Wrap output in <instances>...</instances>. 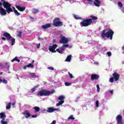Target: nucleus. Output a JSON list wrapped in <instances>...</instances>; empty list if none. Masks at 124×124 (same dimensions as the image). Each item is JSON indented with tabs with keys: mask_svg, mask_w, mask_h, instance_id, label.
I'll return each mask as SVG.
<instances>
[{
	"mask_svg": "<svg viewBox=\"0 0 124 124\" xmlns=\"http://www.w3.org/2000/svg\"><path fill=\"white\" fill-rule=\"evenodd\" d=\"M114 35V31L113 30L109 29L108 31L106 32V30H103L101 33V37L102 38H109L110 40L113 39V35Z\"/></svg>",
	"mask_w": 124,
	"mask_h": 124,
	"instance_id": "1",
	"label": "nucleus"
},
{
	"mask_svg": "<svg viewBox=\"0 0 124 124\" xmlns=\"http://www.w3.org/2000/svg\"><path fill=\"white\" fill-rule=\"evenodd\" d=\"M54 93H55V90L50 92L45 89H42L41 91L38 92L37 94L39 96H49L50 94H52Z\"/></svg>",
	"mask_w": 124,
	"mask_h": 124,
	"instance_id": "2",
	"label": "nucleus"
},
{
	"mask_svg": "<svg viewBox=\"0 0 124 124\" xmlns=\"http://www.w3.org/2000/svg\"><path fill=\"white\" fill-rule=\"evenodd\" d=\"M3 2V6L4 8L6 9L7 13L10 14L11 12H13V10L11 8V4H9L8 2L5 1L4 0H1Z\"/></svg>",
	"mask_w": 124,
	"mask_h": 124,
	"instance_id": "3",
	"label": "nucleus"
},
{
	"mask_svg": "<svg viewBox=\"0 0 124 124\" xmlns=\"http://www.w3.org/2000/svg\"><path fill=\"white\" fill-rule=\"evenodd\" d=\"M3 35V36H5V37H6V40L7 41L11 40L12 46H13V45L15 44V38L12 37L11 35H10L9 33L4 32Z\"/></svg>",
	"mask_w": 124,
	"mask_h": 124,
	"instance_id": "4",
	"label": "nucleus"
},
{
	"mask_svg": "<svg viewBox=\"0 0 124 124\" xmlns=\"http://www.w3.org/2000/svg\"><path fill=\"white\" fill-rule=\"evenodd\" d=\"M53 25L54 27H62L63 26V23L61 21V18L60 17H56L53 19Z\"/></svg>",
	"mask_w": 124,
	"mask_h": 124,
	"instance_id": "5",
	"label": "nucleus"
},
{
	"mask_svg": "<svg viewBox=\"0 0 124 124\" xmlns=\"http://www.w3.org/2000/svg\"><path fill=\"white\" fill-rule=\"evenodd\" d=\"M92 23H93V19L91 18L83 19V21L80 22V25H81L82 27H89V26L92 25Z\"/></svg>",
	"mask_w": 124,
	"mask_h": 124,
	"instance_id": "6",
	"label": "nucleus"
},
{
	"mask_svg": "<svg viewBox=\"0 0 124 124\" xmlns=\"http://www.w3.org/2000/svg\"><path fill=\"white\" fill-rule=\"evenodd\" d=\"M116 120L117 121V124H123V116H122L121 114L117 116Z\"/></svg>",
	"mask_w": 124,
	"mask_h": 124,
	"instance_id": "7",
	"label": "nucleus"
},
{
	"mask_svg": "<svg viewBox=\"0 0 124 124\" xmlns=\"http://www.w3.org/2000/svg\"><path fill=\"white\" fill-rule=\"evenodd\" d=\"M60 43H61V44H67V43H68V39L65 38V36H63L60 40Z\"/></svg>",
	"mask_w": 124,
	"mask_h": 124,
	"instance_id": "8",
	"label": "nucleus"
},
{
	"mask_svg": "<svg viewBox=\"0 0 124 124\" xmlns=\"http://www.w3.org/2000/svg\"><path fill=\"white\" fill-rule=\"evenodd\" d=\"M7 11L6 10L4 9L2 7H0V15H3V16H4L5 15H6Z\"/></svg>",
	"mask_w": 124,
	"mask_h": 124,
	"instance_id": "9",
	"label": "nucleus"
},
{
	"mask_svg": "<svg viewBox=\"0 0 124 124\" xmlns=\"http://www.w3.org/2000/svg\"><path fill=\"white\" fill-rule=\"evenodd\" d=\"M99 78V75L97 74H93L91 75V81H93V80H98Z\"/></svg>",
	"mask_w": 124,
	"mask_h": 124,
	"instance_id": "10",
	"label": "nucleus"
},
{
	"mask_svg": "<svg viewBox=\"0 0 124 124\" xmlns=\"http://www.w3.org/2000/svg\"><path fill=\"white\" fill-rule=\"evenodd\" d=\"M52 27V24L51 23H47L46 25L42 26V29L43 30H46L47 29H49V28H51Z\"/></svg>",
	"mask_w": 124,
	"mask_h": 124,
	"instance_id": "11",
	"label": "nucleus"
},
{
	"mask_svg": "<svg viewBox=\"0 0 124 124\" xmlns=\"http://www.w3.org/2000/svg\"><path fill=\"white\" fill-rule=\"evenodd\" d=\"M112 75L115 81H118V80L120 79V75H119L117 73L114 72Z\"/></svg>",
	"mask_w": 124,
	"mask_h": 124,
	"instance_id": "12",
	"label": "nucleus"
},
{
	"mask_svg": "<svg viewBox=\"0 0 124 124\" xmlns=\"http://www.w3.org/2000/svg\"><path fill=\"white\" fill-rule=\"evenodd\" d=\"M23 115L25 116L26 119H29L30 117L31 116V113H30V111L29 110H25L23 112Z\"/></svg>",
	"mask_w": 124,
	"mask_h": 124,
	"instance_id": "13",
	"label": "nucleus"
},
{
	"mask_svg": "<svg viewBox=\"0 0 124 124\" xmlns=\"http://www.w3.org/2000/svg\"><path fill=\"white\" fill-rule=\"evenodd\" d=\"M16 8L18 9L19 11H21V12H23V11H25L26 9V7H21L18 5H16Z\"/></svg>",
	"mask_w": 124,
	"mask_h": 124,
	"instance_id": "14",
	"label": "nucleus"
},
{
	"mask_svg": "<svg viewBox=\"0 0 124 124\" xmlns=\"http://www.w3.org/2000/svg\"><path fill=\"white\" fill-rule=\"evenodd\" d=\"M58 110V108H47V112H48V113H53L54 111H57Z\"/></svg>",
	"mask_w": 124,
	"mask_h": 124,
	"instance_id": "15",
	"label": "nucleus"
},
{
	"mask_svg": "<svg viewBox=\"0 0 124 124\" xmlns=\"http://www.w3.org/2000/svg\"><path fill=\"white\" fill-rule=\"evenodd\" d=\"M95 1L94 2V4L95 6L97 7H99L100 6V3H101V2H100L99 0H94Z\"/></svg>",
	"mask_w": 124,
	"mask_h": 124,
	"instance_id": "16",
	"label": "nucleus"
},
{
	"mask_svg": "<svg viewBox=\"0 0 124 124\" xmlns=\"http://www.w3.org/2000/svg\"><path fill=\"white\" fill-rule=\"evenodd\" d=\"M0 118L3 121H4L5 118H6V115H5V113H4V112H1L0 113Z\"/></svg>",
	"mask_w": 124,
	"mask_h": 124,
	"instance_id": "17",
	"label": "nucleus"
},
{
	"mask_svg": "<svg viewBox=\"0 0 124 124\" xmlns=\"http://www.w3.org/2000/svg\"><path fill=\"white\" fill-rule=\"evenodd\" d=\"M49 50L50 51V52H52V53H56L57 52V51H56L54 48L52 46H50L49 48Z\"/></svg>",
	"mask_w": 124,
	"mask_h": 124,
	"instance_id": "18",
	"label": "nucleus"
},
{
	"mask_svg": "<svg viewBox=\"0 0 124 124\" xmlns=\"http://www.w3.org/2000/svg\"><path fill=\"white\" fill-rule=\"evenodd\" d=\"M20 62V60L18 59V57H16L14 59L11 60L12 62Z\"/></svg>",
	"mask_w": 124,
	"mask_h": 124,
	"instance_id": "19",
	"label": "nucleus"
},
{
	"mask_svg": "<svg viewBox=\"0 0 124 124\" xmlns=\"http://www.w3.org/2000/svg\"><path fill=\"white\" fill-rule=\"evenodd\" d=\"M37 88H38V85L34 86L33 88L31 89V93H34V92L36 91V89H37Z\"/></svg>",
	"mask_w": 124,
	"mask_h": 124,
	"instance_id": "20",
	"label": "nucleus"
},
{
	"mask_svg": "<svg viewBox=\"0 0 124 124\" xmlns=\"http://www.w3.org/2000/svg\"><path fill=\"white\" fill-rule=\"evenodd\" d=\"M63 103H64V100L60 101L57 104H56V106H60V105L63 104Z\"/></svg>",
	"mask_w": 124,
	"mask_h": 124,
	"instance_id": "21",
	"label": "nucleus"
},
{
	"mask_svg": "<svg viewBox=\"0 0 124 124\" xmlns=\"http://www.w3.org/2000/svg\"><path fill=\"white\" fill-rule=\"evenodd\" d=\"M70 61H71V55H68L65 60V62H70Z\"/></svg>",
	"mask_w": 124,
	"mask_h": 124,
	"instance_id": "22",
	"label": "nucleus"
},
{
	"mask_svg": "<svg viewBox=\"0 0 124 124\" xmlns=\"http://www.w3.org/2000/svg\"><path fill=\"white\" fill-rule=\"evenodd\" d=\"M38 12H39V10L38 9H33L32 13H33V14H36V13H38Z\"/></svg>",
	"mask_w": 124,
	"mask_h": 124,
	"instance_id": "23",
	"label": "nucleus"
},
{
	"mask_svg": "<svg viewBox=\"0 0 124 124\" xmlns=\"http://www.w3.org/2000/svg\"><path fill=\"white\" fill-rule=\"evenodd\" d=\"M10 108H11V102L9 103L6 107V109L7 110H9Z\"/></svg>",
	"mask_w": 124,
	"mask_h": 124,
	"instance_id": "24",
	"label": "nucleus"
},
{
	"mask_svg": "<svg viewBox=\"0 0 124 124\" xmlns=\"http://www.w3.org/2000/svg\"><path fill=\"white\" fill-rule=\"evenodd\" d=\"M34 109L35 110V112H39V111L40 110V108H39V107H34Z\"/></svg>",
	"mask_w": 124,
	"mask_h": 124,
	"instance_id": "25",
	"label": "nucleus"
},
{
	"mask_svg": "<svg viewBox=\"0 0 124 124\" xmlns=\"http://www.w3.org/2000/svg\"><path fill=\"white\" fill-rule=\"evenodd\" d=\"M17 36L20 38H22V31H19L18 32Z\"/></svg>",
	"mask_w": 124,
	"mask_h": 124,
	"instance_id": "26",
	"label": "nucleus"
},
{
	"mask_svg": "<svg viewBox=\"0 0 124 124\" xmlns=\"http://www.w3.org/2000/svg\"><path fill=\"white\" fill-rule=\"evenodd\" d=\"M58 100H63L64 99V96L61 95L58 98Z\"/></svg>",
	"mask_w": 124,
	"mask_h": 124,
	"instance_id": "27",
	"label": "nucleus"
},
{
	"mask_svg": "<svg viewBox=\"0 0 124 124\" xmlns=\"http://www.w3.org/2000/svg\"><path fill=\"white\" fill-rule=\"evenodd\" d=\"M14 12L16 16H19V15H21V14L18 12V11H17L16 10H15Z\"/></svg>",
	"mask_w": 124,
	"mask_h": 124,
	"instance_id": "28",
	"label": "nucleus"
},
{
	"mask_svg": "<svg viewBox=\"0 0 124 124\" xmlns=\"http://www.w3.org/2000/svg\"><path fill=\"white\" fill-rule=\"evenodd\" d=\"M64 48H72V46H69V45H63Z\"/></svg>",
	"mask_w": 124,
	"mask_h": 124,
	"instance_id": "29",
	"label": "nucleus"
},
{
	"mask_svg": "<svg viewBox=\"0 0 124 124\" xmlns=\"http://www.w3.org/2000/svg\"><path fill=\"white\" fill-rule=\"evenodd\" d=\"M91 18H92V20H93L94 21H95V20H97V17L95 16H91Z\"/></svg>",
	"mask_w": 124,
	"mask_h": 124,
	"instance_id": "30",
	"label": "nucleus"
},
{
	"mask_svg": "<svg viewBox=\"0 0 124 124\" xmlns=\"http://www.w3.org/2000/svg\"><path fill=\"white\" fill-rule=\"evenodd\" d=\"M27 67L33 68V64H32V63H29V64L27 65Z\"/></svg>",
	"mask_w": 124,
	"mask_h": 124,
	"instance_id": "31",
	"label": "nucleus"
},
{
	"mask_svg": "<svg viewBox=\"0 0 124 124\" xmlns=\"http://www.w3.org/2000/svg\"><path fill=\"white\" fill-rule=\"evenodd\" d=\"M74 17L75 18V19H76L77 20H79V19H81V18L80 17H79V16H78V15H74Z\"/></svg>",
	"mask_w": 124,
	"mask_h": 124,
	"instance_id": "32",
	"label": "nucleus"
},
{
	"mask_svg": "<svg viewBox=\"0 0 124 124\" xmlns=\"http://www.w3.org/2000/svg\"><path fill=\"white\" fill-rule=\"evenodd\" d=\"M68 120H75V118L73 117V115H71L68 118Z\"/></svg>",
	"mask_w": 124,
	"mask_h": 124,
	"instance_id": "33",
	"label": "nucleus"
},
{
	"mask_svg": "<svg viewBox=\"0 0 124 124\" xmlns=\"http://www.w3.org/2000/svg\"><path fill=\"white\" fill-rule=\"evenodd\" d=\"M68 74H69V77H70V78H71V79L74 78V77H73V75H72V74H71L69 72H68Z\"/></svg>",
	"mask_w": 124,
	"mask_h": 124,
	"instance_id": "34",
	"label": "nucleus"
},
{
	"mask_svg": "<svg viewBox=\"0 0 124 124\" xmlns=\"http://www.w3.org/2000/svg\"><path fill=\"white\" fill-rule=\"evenodd\" d=\"M96 88H97L98 93H99L100 90V88H99V85L97 84Z\"/></svg>",
	"mask_w": 124,
	"mask_h": 124,
	"instance_id": "35",
	"label": "nucleus"
},
{
	"mask_svg": "<svg viewBox=\"0 0 124 124\" xmlns=\"http://www.w3.org/2000/svg\"><path fill=\"white\" fill-rule=\"evenodd\" d=\"M107 55H108V57H111V56H112V53H111V52L108 51L107 52Z\"/></svg>",
	"mask_w": 124,
	"mask_h": 124,
	"instance_id": "36",
	"label": "nucleus"
},
{
	"mask_svg": "<svg viewBox=\"0 0 124 124\" xmlns=\"http://www.w3.org/2000/svg\"><path fill=\"white\" fill-rule=\"evenodd\" d=\"M114 78H109V82H110V83H114Z\"/></svg>",
	"mask_w": 124,
	"mask_h": 124,
	"instance_id": "37",
	"label": "nucleus"
},
{
	"mask_svg": "<svg viewBox=\"0 0 124 124\" xmlns=\"http://www.w3.org/2000/svg\"><path fill=\"white\" fill-rule=\"evenodd\" d=\"M65 85L67 87H68V86H71V83L65 82Z\"/></svg>",
	"mask_w": 124,
	"mask_h": 124,
	"instance_id": "38",
	"label": "nucleus"
},
{
	"mask_svg": "<svg viewBox=\"0 0 124 124\" xmlns=\"http://www.w3.org/2000/svg\"><path fill=\"white\" fill-rule=\"evenodd\" d=\"M52 46V47H53L54 49H55L58 47V45H57V44H54V45H53L52 46Z\"/></svg>",
	"mask_w": 124,
	"mask_h": 124,
	"instance_id": "39",
	"label": "nucleus"
},
{
	"mask_svg": "<svg viewBox=\"0 0 124 124\" xmlns=\"http://www.w3.org/2000/svg\"><path fill=\"white\" fill-rule=\"evenodd\" d=\"M96 107H97V108L99 107V103L98 102V100H97L96 101Z\"/></svg>",
	"mask_w": 124,
	"mask_h": 124,
	"instance_id": "40",
	"label": "nucleus"
},
{
	"mask_svg": "<svg viewBox=\"0 0 124 124\" xmlns=\"http://www.w3.org/2000/svg\"><path fill=\"white\" fill-rule=\"evenodd\" d=\"M118 4L120 7H123V4L122 3V2L118 1Z\"/></svg>",
	"mask_w": 124,
	"mask_h": 124,
	"instance_id": "41",
	"label": "nucleus"
},
{
	"mask_svg": "<svg viewBox=\"0 0 124 124\" xmlns=\"http://www.w3.org/2000/svg\"><path fill=\"white\" fill-rule=\"evenodd\" d=\"M57 52H58V53H59L60 54H62V51L60 50L59 49H56Z\"/></svg>",
	"mask_w": 124,
	"mask_h": 124,
	"instance_id": "42",
	"label": "nucleus"
},
{
	"mask_svg": "<svg viewBox=\"0 0 124 124\" xmlns=\"http://www.w3.org/2000/svg\"><path fill=\"white\" fill-rule=\"evenodd\" d=\"M2 82L3 83V84H7V80H6L5 79H3Z\"/></svg>",
	"mask_w": 124,
	"mask_h": 124,
	"instance_id": "43",
	"label": "nucleus"
},
{
	"mask_svg": "<svg viewBox=\"0 0 124 124\" xmlns=\"http://www.w3.org/2000/svg\"><path fill=\"white\" fill-rule=\"evenodd\" d=\"M1 124H7V122L4 121L3 120L1 121Z\"/></svg>",
	"mask_w": 124,
	"mask_h": 124,
	"instance_id": "44",
	"label": "nucleus"
},
{
	"mask_svg": "<svg viewBox=\"0 0 124 124\" xmlns=\"http://www.w3.org/2000/svg\"><path fill=\"white\" fill-rule=\"evenodd\" d=\"M31 76L32 77H35V76H36V75H35V74L32 73H31L30 74Z\"/></svg>",
	"mask_w": 124,
	"mask_h": 124,
	"instance_id": "45",
	"label": "nucleus"
},
{
	"mask_svg": "<svg viewBox=\"0 0 124 124\" xmlns=\"http://www.w3.org/2000/svg\"><path fill=\"white\" fill-rule=\"evenodd\" d=\"M5 64L6 68H9V65H8V63L6 62Z\"/></svg>",
	"mask_w": 124,
	"mask_h": 124,
	"instance_id": "46",
	"label": "nucleus"
},
{
	"mask_svg": "<svg viewBox=\"0 0 124 124\" xmlns=\"http://www.w3.org/2000/svg\"><path fill=\"white\" fill-rule=\"evenodd\" d=\"M87 0V1H88L89 3H90V4H92V3H93V1L92 0Z\"/></svg>",
	"mask_w": 124,
	"mask_h": 124,
	"instance_id": "47",
	"label": "nucleus"
},
{
	"mask_svg": "<svg viewBox=\"0 0 124 124\" xmlns=\"http://www.w3.org/2000/svg\"><path fill=\"white\" fill-rule=\"evenodd\" d=\"M48 69H49V70H54V67H48Z\"/></svg>",
	"mask_w": 124,
	"mask_h": 124,
	"instance_id": "48",
	"label": "nucleus"
},
{
	"mask_svg": "<svg viewBox=\"0 0 124 124\" xmlns=\"http://www.w3.org/2000/svg\"><path fill=\"white\" fill-rule=\"evenodd\" d=\"M61 50H62V51H64V46H63V45L61 47Z\"/></svg>",
	"mask_w": 124,
	"mask_h": 124,
	"instance_id": "49",
	"label": "nucleus"
},
{
	"mask_svg": "<svg viewBox=\"0 0 124 124\" xmlns=\"http://www.w3.org/2000/svg\"><path fill=\"white\" fill-rule=\"evenodd\" d=\"M1 39H2V40H4V41H5V40H7L6 39V38H5L4 37H2L1 38Z\"/></svg>",
	"mask_w": 124,
	"mask_h": 124,
	"instance_id": "50",
	"label": "nucleus"
},
{
	"mask_svg": "<svg viewBox=\"0 0 124 124\" xmlns=\"http://www.w3.org/2000/svg\"><path fill=\"white\" fill-rule=\"evenodd\" d=\"M37 49H39V48H40V44L37 45Z\"/></svg>",
	"mask_w": 124,
	"mask_h": 124,
	"instance_id": "51",
	"label": "nucleus"
},
{
	"mask_svg": "<svg viewBox=\"0 0 124 124\" xmlns=\"http://www.w3.org/2000/svg\"><path fill=\"white\" fill-rule=\"evenodd\" d=\"M38 40H40L41 41H42L43 40V38H41L40 37H38Z\"/></svg>",
	"mask_w": 124,
	"mask_h": 124,
	"instance_id": "52",
	"label": "nucleus"
},
{
	"mask_svg": "<svg viewBox=\"0 0 124 124\" xmlns=\"http://www.w3.org/2000/svg\"><path fill=\"white\" fill-rule=\"evenodd\" d=\"M27 67H28L27 65H26L23 67V69H24V70H26V69H27Z\"/></svg>",
	"mask_w": 124,
	"mask_h": 124,
	"instance_id": "53",
	"label": "nucleus"
},
{
	"mask_svg": "<svg viewBox=\"0 0 124 124\" xmlns=\"http://www.w3.org/2000/svg\"><path fill=\"white\" fill-rule=\"evenodd\" d=\"M16 104V102H15V103L12 104V105L13 108H14V107L15 106Z\"/></svg>",
	"mask_w": 124,
	"mask_h": 124,
	"instance_id": "54",
	"label": "nucleus"
},
{
	"mask_svg": "<svg viewBox=\"0 0 124 124\" xmlns=\"http://www.w3.org/2000/svg\"><path fill=\"white\" fill-rule=\"evenodd\" d=\"M31 117L32 118H37V115H31Z\"/></svg>",
	"mask_w": 124,
	"mask_h": 124,
	"instance_id": "55",
	"label": "nucleus"
},
{
	"mask_svg": "<svg viewBox=\"0 0 124 124\" xmlns=\"http://www.w3.org/2000/svg\"><path fill=\"white\" fill-rule=\"evenodd\" d=\"M50 124H56V121L54 120Z\"/></svg>",
	"mask_w": 124,
	"mask_h": 124,
	"instance_id": "56",
	"label": "nucleus"
},
{
	"mask_svg": "<svg viewBox=\"0 0 124 124\" xmlns=\"http://www.w3.org/2000/svg\"><path fill=\"white\" fill-rule=\"evenodd\" d=\"M12 10H13V11L14 12L15 11V10H16V9H15V7H13L12 8Z\"/></svg>",
	"mask_w": 124,
	"mask_h": 124,
	"instance_id": "57",
	"label": "nucleus"
},
{
	"mask_svg": "<svg viewBox=\"0 0 124 124\" xmlns=\"http://www.w3.org/2000/svg\"><path fill=\"white\" fill-rule=\"evenodd\" d=\"M110 93H111V94H113V90H111L109 91Z\"/></svg>",
	"mask_w": 124,
	"mask_h": 124,
	"instance_id": "58",
	"label": "nucleus"
},
{
	"mask_svg": "<svg viewBox=\"0 0 124 124\" xmlns=\"http://www.w3.org/2000/svg\"><path fill=\"white\" fill-rule=\"evenodd\" d=\"M30 18L31 20H33V17L32 16H30Z\"/></svg>",
	"mask_w": 124,
	"mask_h": 124,
	"instance_id": "59",
	"label": "nucleus"
},
{
	"mask_svg": "<svg viewBox=\"0 0 124 124\" xmlns=\"http://www.w3.org/2000/svg\"><path fill=\"white\" fill-rule=\"evenodd\" d=\"M2 4H3V3H2V2H0V6L2 5Z\"/></svg>",
	"mask_w": 124,
	"mask_h": 124,
	"instance_id": "60",
	"label": "nucleus"
},
{
	"mask_svg": "<svg viewBox=\"0 0 124 124\" xmlns=\"http://www.w3.org/2000/svg\"><path fill=\"white\" fill-rule=\"evenodd\" d=\"M55 42H56V40H55V39H54V40H53V43H55Z\"/></svg>",
	"mask_w": 124,
	"mask_h": 124,
	"instance_id": "61",
	"label": "nucleus"
},
{
	"mask_svg": "<svg viewBox=\"0 0 124 124\" xmlns=\"http://www.w3.org/2000/svg\"><path fill=\"white\" fill-rule=\"evenodd\" d=\"M32 63H32H34V60L32 61V63Z\"/></svg>",
	"mask_w": 124,
	"mask_h": 124,
	"instance_id": "62",
	"label": "nucleus"
},
{
	"mask_svg": "<svg viewBox=\"0 0 124 124\" xmlns=\"http://www.w3.org/2000/svg\"><path fill=\"white\" fill-rule=\"evenodd\" d=\"M122 50H124V46L122 47Z\"/></svg>",
	"mask_w": 124,
	"mask_h": 124,
	"instance_id": "63",
	"label": "nucleus"
},
{
	"mask_svg": "<svg viewBox=\"0 0 124 124\" xmlns=\"http://www.w3.org/2000/svg\"><path fill=\"white\" fill-rule=\"evenodd\" d=\"M2 73H3L2 72H0V75H1V74H2Z\"/></svg>",
	"mask_w": 124,
	"mask_h": 124,
	"instance_id": "64",
	"label": "nucleus"
}]
</instances>
